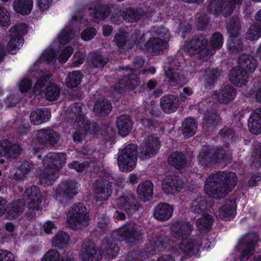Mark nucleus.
<instances>
[{
    "label": "nucleus",
    "mask_w": 261,
    "mask_h": 261,
    "mask_svg": "<svg viewBox=\"0 0 261 261\" xmlns=\"http://www.w3.org/2000/svg\"><path fill=\"white\" fill-rule=\"evenodd\" d=\"M237 182L234 173L219 171L208 176L204 184V190L213 198H223L232 190Z\"/></svg>",
    "instance_id": "obj_1"
},
{
    "label": "nucleus",
    "mask_w": 261,
    "mask_h": 261,
    "mask_svg": "<svg viewBox=\"0 0 261 261\" xmlns=\"http://www.w3.org/2000/svg\"><path fill=\"white\" fill-rule=\"evenodd\" d=\"M140 239L136 224L132 221L127 222L118 229L113 231L110 237H105L107 253L112 257H116L120 249L118 243L125 242L129 246L136 245Z\"/></svg>",
    "instance_id": "obj_2"
},
{
    "label": "nucleus",
    "mask_w": 261,
    "mask_h": 261,
    "mask_svg": "<svg viewBox=\"0 0 261 261\" xmlns=\"http://www.w3.org/2000/svg\"><path fill=\"white\" fill-rule=\"evenodd\" d=\"M165 241L164 237L156 236L149 239L145 249H136L129 251L125 261H147L153 255L164 250Z\"/></svg>",
    "instance_id": "obj_3"
},
{
    "label": "nucleus",
    "mask_w": 261,
    "mask_h": 261,
    "mask_svg": "<svg viewBox=\"0 0 261 261\" xmlns=\"http://www.w3.org/2000/svg\"><path fill=\"white\" fill-rule=\"evenodd\" d=\"M259 241V236L255 231L248 232L241 237L236 246L241 261L248 259L253 254Z\"/></svg>",
    "instance_id": "obj_4"
},
{
    "label": "nucleus",
    "mask_w": 261,
    "mask_h": 261,
    "mask_svg": "<svg viewBox=\"0 0 261 261\" xmlns=\"http://www.w3.org/2000/svg\"><path fill=\"white\" fill-rule=\"evenodd\" d=\"M226 151L223 147L217 146L203 148L197 156L199 164L204 168H208L215 163L225 159Z\"/></svg>",
    "instance_id": "obj_5"
},
{
    "label": "nucleus",
    "mask_w": 261,
    "mask_h": 261,
    "mask_svg": "<svg viewBox=\"0 0 261 261\" xmlns=\"http://www.w3.org/2000/svg\"><path fill=\"white\" fill-rule=\"evenodd\" d=\"M187 51L192 56L198 55L203 60H207L214 53L208 46V40L205 35H195L186 45Z\"/></svg>",
    "instance_id": "obj_6"
},
{
    "label": "nucleus",
    "mask_w": 261,
    "mask_h": 261,
    "mask_svg": "<svg viewBox=\"0 0 261 261\" xmlns=\"http://www.w3.org/2000/svg\"><path fill=\"white\" fill-rule=\"evenodd\" d=\"M67 221L74 229L89 225V213L83 203H75L72 205L67 216Z\"/></svg>",
    "instance_id": "obj_7"
},
{
    "label": "nucleus",
    "mask_w": 261,
    "mask_h": 261,
    "mask_svg": "<svg viewBox=\"0 0 261 261\" xmlns=\"http://www.w3.org/2000/svg\"><path fill=\"white\" fill-rule=\"evenodd\" d=\"M138 156L137 146L129 144L118 152V164L122 172H130L136 167Z\"/></svg>",
    "instance_id": "obj_8"
},
{
    "label": "nucleus",
    "mask_w": 261,
    "mask_h": 261,
    "mask_svg": "<svg viewBox=\"0 0 261 261\" xmlns=\"http://www.w3.org/2000/svg\"><path fill=\"white\" fill-rule=\"evenodd\" d=\"M164 71L165 82L169 86L173 87L186 84L187 79L183 67L177 59H172L167 70Z\"/></svg>",
    "instance_id": "obj_9"
},
{
    "label": "nucleus",
    "mask_w": 261,
    "mask_h": 261,
    "mask_svg": "<svg viewBox=\"0 0 261 261\" xmlns=\"http://www.w3.org/2000/svg\"><path fill=\"white\" fill-rule=\"evenodd\" d=\"M84 105L82 102H75L71 106L69 115L70 118L79 125H83L86 133H95L100 129L98 124L87 119L83 112Z\"/></svg>",
    "instance_id": "obj_10"
},
{
    "label": "nucleus",
    "mask_w": 261,
    "mask_h": 261,
    "mask_svg": "<svg viewBox=\"0 0 261 261\" xmlns=\"http://www.w3.org/2000/svg\"><path fill=\"white\" fill-rule=\"evenodd\" d=\"M243 0H208L207 11L211 14L218 15L220 13L225 17L230 16L236 6L242 4Z\"/></svg>",
    "instance_id": "obj_11"
},
{
    "label": "nucleus",
    "mask_w": 261,
    "mask_h": 261,
    "mask_svg": "<svg viewBox=\"0 0 261 261\" xmlns=\"http://www.w3.org/2000/svg\"><path fill=\"white\" fill-rule=\"evenodd\" d=\"M80 187L75 180L63 181L56 191V200L62 204L66 203L77 195Z\"/></svg>",
    "instance_id": "obj_12"
},
{
    "label": "nucleus",
    "mask_w": 261,
    "mask_h": 261,
    "mask_svg": "<svg viewBox=\"0 0 261 261\" xmlns=\"http://www.w3.org/2000/svg\"><path fill=\"white\" fill-rule=\"evenodd\" d=\"M28 32V25L24 23L16 24L10 29V39L8 43L9 51H12L19 48L24 42L23 36Z\"/></svg>",
    "instance_id": "obj_13"
},
{
    "label": "nucleus",
    "mask_w": 261,
    "mask_h": 261,
    "mask_svg": "<svg viewBox=\"0 0 261 261\" xmlns=\"http://www.w3.org/2000/svg\"><path fill=\"white\" fill-rule=\"evenodd\" d=\"M36 138L38 142L45 147H54L59 142L61 136L53 129L45 128L37 131Z\"/></svg>",
    "instance_id": "obj_14"
},
{
    "label": "nucleus",
    "mask_w": 261,
    "mask_h": 261,
    "mask_svg": "<svg viewBox=\"0 0 261 261\" xmlns=\"http://www.w3.org/2000/svg\"><path fill=\"white\" fill-rule=\"evenodd\" d=\"M122 13L124 16V20L131 23L138 22L141 19L144 21L151 20L153 16L152 12L144 11L143 8L139 7L126 8Z\"/></svg>",
    "instance_id": "obj_15"
},
{
    "label": "nucleus",
    "mask_w": 261,
    "mask_h": 261,
    "mask_svg": "<svg viewBox=\"0 0 261 261\" xmlns=\"http://www.w3.org/2000/svg\"><path fill=\"white\" fill-rule=\"evenodd\" d=\"M27 198V206L30 210H38L42 200V195L40 189L37 186L32 185L27 188L23 194Z\"/></svg>",
    "instance_id": "obj_16"
},
{
    "label": "nucleus",
    "mask_w": 261,
    "mask_h": 261,
    "mask_svg": "<svg viewBox=\"0 0 261 261\" xmlns=\"http://www.w3.org/2000/svg\"><path fill=\"white\" fill-rule=\"evenodd\" d=\"M34 164L31 162L24 160L20 162V164L14 174L15 188H18L19 192L23 191V181L27 178L31 170L33 168Z\"/></svg>",
    "instance_id": "obj_17"
},
{
    "label": "nucleus",
    "mask_w": 261,
    "mask_h": 261,
    "mask_svg": "<svg viewBox=\"0 0 261 261\" xmlns=\"http://www.w3.org/2000/svg\"><path fill=\"white\" fill-rule=\"evenodd\" d=\"M66 154L63 152H49L43 160L45 169L59 170L66 162Z\"/></svg>",
    "instance_id": "obj_18"
},
{
    "label": "nucleus",
    "mask_w": 261,
    "mask_h": 261,
    "mask_svg": "<svg viewBox=\"0 0 261 261\" xmlns=\"http://www.w3.org/2000/svg\"><path fill=\"white\" fill-rule=\"evenodd\" d=\"M141 152L145 157H151L156 155L161 147V142L158 137L153 135H148L142 144Z\"/></svg>",
    "instance_id": "obj_19"
},
{
    "label": "nucleus",
    "mask_w": 261,
    "mask_h": 261,
    "mask_svg": "<svg viewBox=\"0 0 261 261\" xmlns=\"http://www.w3.org/2000/svg\"><path fill=\"white\" fill-rule=\"evenodd\" d=\"M115 183L103 178H99L96 180L95 193L96 198L98 201H105L109 199L112 195L113 186Z\"/></svg>",
    "instance_id": "obj_20"
},
{
    "label": "nucleus",
    "mask_w": 261,
    "mask_h": 261,
    "mask_svg": "<svg viewBox=\"0 0 261 261\" xmlns=\"http://www.w3.org/2000/svg\"><path fill=\"white\" fill-rule=\"evenodd\" d=\"M202 243L196 239H183L179 244V249L185 256L191 258L197 256Z\"/></svg>",
    "instance_id": "obj_21"
},
{
    "label": "nucleus",
    "mask_w": 261,
    "mask_h": 261,
    "mask_svg": "<svg viewBox=\"0 0 261 261\" xmlns=\"http://www.w3.org/2000/svg\"><path fill=\"white\" fill-rule=\"evenodd\" d=\"M185 182L178 175H167L163 179V188L168 194H172L174 192H180L184 187Z\"/></svg>",
    "instance_id": "obj_22"
},
{
    "label": "nucleus",
    "mask_w": 261,
    "mask_h": 261,
    "mask_svg": "<svg viewBox=\"0 0 261 261\" xmlns=\"http://www.w3.org/2000/svg\"><path fill=\"white\" fill-rule=\"evenodd\" d=\"M185 182L178 175H167L163 179V188L168 194H172L174 192H180L184 187Z\"/></svg>",
    "instance_id": "obj_23"
},
{
    "label": "nucleus",
    "mask_w": 261,
    "mask_h": 261,
    "mask_svg": "<svg viewBox=\"0 0 261 261\" xmlns=\"http://www.w3.org/2000/svg\"><path fill=\"white\" fill-rule=\"evenodd\" d=\"M119 208L127 214L131 215L134 212L137 211L140 205L133 195H123L118 199Z\"/></svg>",
    "instance_id": "obj_24"
},
{
    "label": "nucleus",
    "mask_w": 261,
    "mask_h": 261,
    "mask_svg": "<svg viewBox=\"0 0 261 261\" xmlns=\"http://www.w3.org/2000/svg\"><path fill=\"white\" fill-rule=\"evenodd\" d=\"M24 199H17L9 203L6 208V215L9 219H15L24 212L27 205Z\"/></svg>",
    "instance_id": "obj_25"
},
{
    "label": "nucleus",
    "mask_w": 261,
    "mask_h": 261,
    "mask_svg": "<svg viewBox=\"0 0 261 261\" xmlns=\"http://www.w3.org/2000/svg\"><path fill=\"white\" fill-rule=\"evenodd\" d=\"M179 98L172 94H166L160 99V106L163 112L167 114L175 112L179 106Z\"/></svg>",
    "instance_id": "obj_26"
},
{
    "label": "nucleus",
    "mask_w": 261,
    "mask_h": 261,
    "mask_svg": "<svg viewBox=\"0 0 261 261\" xmlns=\"http://www.w3.org/2000/svg\"><path fill=\"white\" fill-rule=\"evenodd\" d=\"M173 213L172 206L167 203L160 202L154 208L153 215L156 220L164 222L171 218Z\"/></svg>",
    "instance_id": "obj_27"
},
{
    "label": "nucleus",
    "mask_w": 261,
    "mask_h": 261,
    "mask_svg": "<svg viewBox=\"0 0 261 261\" xmlns=\"http://www.w3.org/2000/svg\"><path fill=\"white\" fill-rule=\"evenodd\" d=\"M153 187L154 185L150 180L141 182L137 189L138 198L143 202L151 200L153 194Z\"/></svg>",
    "instance_id": "obj_28"
},
{
    "label": "nucleus",
    "mask_w": 261,
    "mask_h": 261,
    "mask_svg": "<svg viewBox=\"0 0 261 261\" xmlns=\"http://www.w3.org/2000/svg\"><path fill=\"white\" fill-rule=\"evenodd\" d=\"M249 76V75L246 71L238 65L233 67L230 71L229 80L234 85L241 87L247 84Z\"/></svg>",
    "instance_id": "obj_29"
},
{
    "label": "nucleus",
    "mask_w": 261,
    "mask_h": 261,
    "mask_svg": "<svg viewBox=\"0 0 261 261\" xmlns=\"http://www.w3.org/2000/svg\"><path fill=\"white\" fill-rule=\"evenodd\" d=\"M167 162L169 165L177 170L185 168L188 164L186 154L178 151L171 152L167 158Z\"/></svg>",
    "instance_id": "obj_30"
},
{
    "label": "nucleus",
    "mask_w": 261,
    "mask_h": 261,
    "mask_svg": "<svg viewBox=\"0 0 261 261\" xmlns=\"http://www.w3.org/2000/svg\"><path fill=\"white\" fill-rule=\"evenodd\" d=\"M193 230V226L190 222L180 223L179 222L173 224L171 227L173 236L176 238H181L182 240L187 239Z\"/></svg>",
    "instance_id": "obj_31"
},
{
    "label": "nucleus",
    "mask_w": 261,
    "mask_h": 261,
    "mask_svg": "<svg viewBox=\"0 0 261 261\" xmlns=\"http://www.w3.org/2000/svg\"><path fill=\"white\" fill-rule=\"evenodd\" d=\"M167 42L159 38L152 37L145 44L146 52L151 53L153 55H159L165 48Z\"/></svg>",
    "instance_id": "obj_32"
},
{
    "label": "nucleus",
    "mask_w": 261,
    "mask_h": 261,
    "mask_svg": "<svg viewBox=\"0 0 261 261\" xmlns=\"http://www.w3.org/2000/svg\"><path fill=\"white\" fill-rule=\"evenodd\" d=\"M236 211L235 202L230 200L222 205L219 209L218 216L222 220L229 221L236 216Z\"/></svg>",
    "instance_id": "obj_33"
},
{
    "label": "nucleus",
    "mask_w": 261,
    "mask_h": 261,
    "mask_svg": "<svg viewBox=\"0 0 261 261\" xmlns=\"http://www.w3.org/2000/svg\"><path fill=\"white\" fill-rule=\"evenodd\" d=\"M60 253L57 250L50 249L43 255L41 261H77L73 256L71 250L67 252L65 251L61 259H60Z\"/></svg>",
    "instance_id": "obj_34"
},
{
    "label": "nucleus",
    "mask_w": 261,
    "mask_h": 261,
    "mask_svg": "<svg viewBox=\"0 0 261 261\" xmlns=\"http://www.w3.org/2000/svg\"><path fill=\"white\" fill-rule=\"evenodd\" d=\"M248 125L252 134L257 135L261 133V108L251 113L248 120Z\"/></svg>",
    "instance_id": "obj_35"
},
{
    "label": "nucleus",
    "mask_w": 261,
    "mask_h": 261,
    "mask_svg": "<svg viewBox=\"0 0 261 261\" xmlns=\"http://www.w3.org/2000/svg\"><path fill=\"white\" fill-rule=\"evenodd\" d=\"M238 65L243 70H245L249 75L253 73L257 66V60L252 56L242 54L238 58Z\"/></svg>",
    "instance_id": "obj_36"
},
{
    "label": "nucleus",
    "mask_w": 261,
    "mask_h": 261,
    "mask_svg": "<svg viewBox=\"0 0 261 261\" xmlns=\"http://www.w3.org/2000/svg\"><path fill=\"white\" fill-rule=\"evenodd\" d=\"M50 112L46 108H39L31 112L30 121L34 125H39L50 119Z\"/></svg>",
    "instance_id": "obj_37"
},
{
    "label": "nucleus",
    "mask_w": 261,
    "mask_h": 261,
    "mask_svg": "<svg viewBox=\"0 0 261 261\" xmlns=\"http://www.w3.org/2000/svg\"><path fill=\"white\" fill-rule=\"evenodd\" d=\"M116 126L119 135L125 137L128 135L133 128L132 120L128 116H120L117 119Z\"/></svg>",
    "instance_id": "obj_38"
},
{
    "label": "nucleus",
    "mask_w": 261,
    "mask_h": 261,
    "mask_svg": "<svg viewBox=\"0 0 261 261\" xmlns=\"http://www.w3.org/2000/svg\"><path fill=\"white\" fill-rule=\"evenodd\" d=\"M237 95V90L231 85H226L223 87L218 93V99L219 103L227 104L232 101Z\"/></svg>",
    "instance_id": "obj_39"
},
{
    "label": "nucleus",
    "mask_w": 261,
    "mask_h": 261,
    "mask_svg": "<svg viewBox=\"0 0 261 261\" xmlns=\"http://www.w3.org/2000/svg\"><path fill=\"white\" fill-rule=\"evenodd\" d=\"M209 207V203L205 197L202 196H198L197 198L193 199L191 203V211L197 215L205 214V212Z\"/></svg>",
    "instance_id": "obj_40"
},
{
    "label": "nucleus",
    "mask_w": 261,
    "mask_h": 261,
    "mask_svg": "<svg viewBox=\"0 0 261 261\" xmlns=\"http://www.w3.org/2000/svg\"><path fill=\"white\" fill-rule=\"evenodd\" d=\"M96 226L100 234L112 232V222L109 216L106 214H99L97 217Z\"/></svg>",
    "instance_id": "obj_41"
},
{
    "label": "nucleus",
    "mask_w": 261,
    "mask_h": 261,
    "mask_svg": "<svg viewBox=\"0 0 261 261\" xmlns=\"http://www.w3.org/2000/svg\"><path fill=\"white\" fill-rule=\"evenodd\" d=\"M113 4H99L93 8V17L94 19L103 21L106 19L112 13Z\"/></svg>",
    "instance_id": "obj_42"
},
{
    "label": "nucleus",
    "mask_w": 261,
    "mask_h": 261,
    "mask_svg": "<svg viewBox=\"0 0 261 261\" xmlns=\"http://www.w3.org/2000/svg\"><path fill=\"white\" fill-rule=\"evenodd\" d=\"M112 109L110 100L106 99H98L94 106V112L97 116H105L108 115Z\"/></svg>",
    "instance_id": "obj_43"
},
{
    "label": "nucleus",
    "mask_w": 261,
    "mask_h": 261,
    "mask_svg": "<svg viewBox=\"0 0 261 261\" xmlns=\"http://www.w3.org/2000/svg\"><path fill=\"white\" fill-rule=\"evenodd\" d=\"M83 261H100L102 255L99 250L94 246H86L81 254Z\"/></svg>",
    "instance_id": "obj_44"
},
{
    "label": "nucleus",
    "mask_w": 261,
    "mask_h": 261,
    "mask_svg": "<svg viewBox=\"0 0 261 261\" xmlns=\"http://www.w3.org/2000/svg\"><path fill=\"white\" fill-rule=\"evenodd\" d=\"M134 70L131 71V74L124 75L121 80H120V84L123 85L128 90H133L139 85L140 78L137 75L134 73Z\"/></svg>",
    "instance_id": "obj_45"
},
{
    "label": "nucleus",
    "mask_w": 261,
    "mask_h": 261,
    "mask_svg": "<svg viewBox=\"0 0 261 261\" xmlns=\"http://www.w3.org/2000/svg\"><path fill=\"white\" fill-rule=\"evenodd\" d=\"M33 0H14L13 7L14 10L22 15H29L33 9Z\"/></svg>",
    "instance_id": "obj_46"
},
{
    "label": "nucleus",
    "mask_w": 261,
    "mask_h": 261,
    "mask_svg": "<svg viewBox=\"0 0 261 261\" xmlns=\"http://www.w3.org/2000/svg\"><path fill=\"white\" fill-rule=\"evenodd\" d=\"M90 62L93 68H103L109 62V59L101 51H95L89 55Z\"/></svg>",
    "instance_id": "obj_47"
},
{
    "label": "nucleus",
    "mask_w": 261,
    "mask_h": 261,
    "mask_svg": "<svg viewBox=\"0 0 261 261\" xmlns=\"http://www.w3.org/2000/svg\"><path fill=\"white\" fill-rule=\"evenodd\" d=\"M218 135L221 138L225 147L228 148L230 144L236 142L237 136L233 129L228 127H224L220 129Z\"/></svg>",
    "instance_id": "obj_48"
},
{
    "label": "nucleus",
    "mask_w": 261,
    "mask_h": 261,
    "mask_svg": "<svg viewBox=\"0 0 261 261\" xmlns=\"http://www.w3.org/2000/svg\"><path fill=\"white\" fill-rule=\"evenodd\" d=\"M181 127L184 137L190 138L195 134L197 129V123L192 117L186 118L182 122Z\"/></svg>",
    "instance_id": "obj_49"
},
{
    "label": "nucleus",
    "mask_w": 261,
    "mask_h": 261,
    "mask_svg": "<svg viewBox=\"0 0 261 261\" xmlns=\"http://www.w3.org/2000/svg\"><path fill=\"white\" fill-rule=\"evenodd\" d=\"M69 236L68 233L61 231L52 239L51 246L59 249H64L68 244Z\"/></svg>",
    "instance_id": "obj_50"
},
{
    "label": "nucleus",
    "mask_w": 261,
    "mask_h": 261,
    "mask_svg": "<svg viewBox=\"0 0 261 261\" xmlns=\"http://www.w3.org/2000/svg\"><path fill=\"white\" fill-rule=\"evenodd\" d=\"M57 177L58 176L55 171L45 169V171L41 173L39 175V183L44 187L51 186L53 185Z\"/></svg>",
    "instance_id": "obj_51"
},
{
    "label": "nucleus",
    "mask_w": 261,
    "mask_h": 261,
    "mask_svg": "<svg viewBox=\"0 0 261 261\" xmlns=\"http://www.w3.org/2000/svg\"><path fill=\"white\" fill-rule=\"evenodd\" d=\"M60 95L59 86L53 83H49L45 89V97L50 101L56 100Z\"/></svg>",
    "instance_id": "obj_52"
},
{
    "label": "nucleus",
    "mask_w": 261,
    "mask_h": 261,
    "mask_svg": "<svg viewBox=\"0 0 261 261\" xmlns=\"http://www.w3.org/2000/svg\"><path fill=\"white\" fill-rule=\"evenodd\" d=\"M214 221L211 215L207 214H203L202 217L197 220V227L199 230L208 231L211 229Z\"/></svg>",
    "instance_id": "obj_53"
},
{
    "label": "nucleus",
    "mask_w": 261,
    "mask_h": 261,
    "mask_svg": "<svg viewBox=\"0 0 261 261\" xmlns=\"http://www.w3.org/2000/svg\"><path fill=\"white\" fill-rule=\"evenodd\" d=\"M219 119L220 116L215 111L207 110L204 115L203 123L208 128L213 127L218 124Z\"/></svg>",
    "instance_id": "obj_54"
},
{
    "label": "nucleus",
    "mask_w": 261,
    "mask_h": 261,
    "mask_svg": "<svg viewBox=\"0 0 261 261\" xmlns=\"http://www.w3.org/2000/svg\"><path fill=\"white\" fill-rule=\"evenodd\" d=\"M82 73L79 71H74L69 73L66 79V85L69 88L76 87L82 82Z\"/></svg>",
    "instance_id": "obj_55"
},
{
    "label": "nucleus",
    "mask_w": 261,
    "mask_h": 261,
    "mask_svg": "<svg viewBox=\"0 0 261 261\" xmlns=\"http://www.w3.org/2000/svg\"><path fill=\"white\" fill-rule=\"evenodd\" d=\"M229 36L239 35V32L241 29L240 19L237 16H232L229 20L227 25Z\"/></svg>",
    "instance_id": "obj_56"
},
{
    "label": "nucleus",
    "mask_w": 261,
    "mask_h": 261,
    "mask_svg": "<svg viewBox=\"0 0 261 261\" xmlns=\"http://www.w3.org/2000/svg\"><path fill=\"white\" fill-rule=\"evenodd\" d=\"M261 37V23L252 24L248 30L246 38L250 41H255Z\"/></svg>",
    "instance_id": "obj_57"
},
{
    "label": "nucleus",
    "mask_w": 261,
    "mask_h": 261,
    "mask_svg": "<svg viewBox=\"0 0 261 261\" xmlns=\"http://www.w3.org/2000/svg\"><path fill=\"white\" fill-rule=\"evenodd\" d=\"M219 75L220 73L217 69L213 68L210 70L204 81L206 88L209 89H213Z\"/></svg>",
    "instance_id": "obj_58"
},
{
    "label": "nucleus",
    "mask_w": 261,
    "mask_h": 261,
    "mask_svg": "<svg viewBox=\"0 0 261 261\" xmlns=\"http://www.w3.org/2000/svg\"><path fill=\"white\" fill-rule=\"evenodd\" d=\"M125 10H122L120 6L114 5L112 9L111 21L115 24H120L122 22V19L124 20V16L123 12Z\"/></svg>",
    "instance_id": "obj_59"
},
{
    "label": "nucleus",
    "mask_w": 261,
    "mask_h": 261,
    "mask_svg": "<svg viewBox=\"0 0 261 261\" xmlns=\"http://www.w3.org/2000/svg\"><path fill=\"white\" fill-rule=\"evenodd\" d=\"M229 49L232 51H241L244 48L242 39L239 35L229 36Z\"/></svg>",
    "instance_id": "obj_60"
},
{
    "label": "nucleus",
    "mask_w": 261,
    "mask_h": 261,
    "mask_svg": "<svg viewBox=\"0 0 261 261\" xmlns=\"http://www.w3.org/2000/svg\"><path fill=\"white\" fill-rule=\"evenodd\" d=\"M223 37L219 32L214 33L210 40V46L214 49H219L223 45Z\"/></svg>",
    "instance_id": "obj_61"
},
{
    "label": "nucleus",
    "mask_w": 261,
    "mask_h": 261,
    "mask_svg": "<svg viewBox=\"0 0 261 261\" xmlns=\"http://www.w3.org/2000/svg\"><path fill=\"white\" fill-rule=\"evenodd\" d=\"M74 33L72 29H64L59 35V41L61 44H67L73 38Z\"/></svg>",
    "instance_id": "obj_62"
},
{
    "label": "nucleus",
    "mask_w": 261,
    "mask_h": 261,
    "mask_svg": "<svg viewBox=\"0 0 261 261\" xmlns=\"http://www.w3.org/2000/svg\"><path fill=\"white\" fill-rule=\"evenodd\" d=\"M53 74L50 73H46L39 77L34 86V89L41 91L45 85L50 81Z\"/></svg>",
    "instance_id": "obj_63"
},
{
    "label": "nucleus",
    "mask_w": 261,
    "mask_h": 261,
    "mask_svg": "<svg viewBox=\"0 0 261 261\" xmlns=\"http://www.w3.org/2000/svg\"><path fill=\"white\" fill-rule=\"evenodd\" d=\"M127 40V37L124 32H121L118 34H116L114 39V41L120 49L124 48Z\"/></svg>",
    "instance_id": "obj_64"
}]
</instances>
